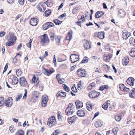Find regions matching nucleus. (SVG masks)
<instances>
[{"label": "nucleus", "mask_w": 135, "mask_h": 135, "mask_svg": "<svg viewBox=\"0 0 135 135\" xmlns=\"http://www.w3.org/2000/svg\"><path fill=\"white\" fill-rule=\"evenodd\" d=\"M54 22L56 25H59L62 23V21L56 19L54 20Z\"/></svg>", "instance_id": "46"}, {"label": "nucleus", "mask_w": 135, "mask_h": 135, "mask_svg": "<svg viewBox=\"0 0 135 135\" xmlns=\"http://www.w3.org/2000/svg\"><path fill=\"white\" fill-rule=\"evenodd\" d=\"M84 47L86 49H89L90 48L91 46L89 42L85 40L84 41Z\"/></svg>", "instance_id": "17"}, {"label": "nucleus", "mask_w": 135, "mask_h": 135, "mask_svg": "<svg viewBox=\"0 0 135 135\" xmlns=\"http://www.w3.org/2000/svg\"><path fill=\"white\" fill-rule=\"evenodd\" d=\"M48 97L46 95H43L42 97V100H43L44 101L47 102L48 101Z\"/></svg>", "instance_id": "35"}, {"label": "nucleus", "mask_w": 135, "mask_h": 135, "mask_svg": "<svg viewBox=\"0 0 135 135\" xmlns=\"http://www.w3.org/2000/svg\"><path fill=\"white\" fill-rule=\"evenodd\" d=\"M75 104L76 105V108L78 109L82 107L83 106V103L79 100L76 101L75 102Z\"/></svg>", "instance_id": "21"}, {"label": "nucleus", "mask_w": 135, "mask_h": 135, "mask_svg": "<svg viewBox=\"0 0 135 135\" xmlns=\"http://www.w3.org/2000/svg\"><path fill=\"white\" fill-rule=\"evenodd\" d=\"M16 74L17 76H20L22 74V73L20 70L17 69L16 70Z\"/></svg>", "instance_id": "39"}, {"label": "nucleus", "mask_w": 135, "mask_h": 135, "mask_svg": "<svg viewBox=\"0 0 135 135\" xmlns=\"http://www.w3.org/2000/svg\"><path fill=\"white\" fill-rule=\"evenodd\" d=\"M77 72L79 77H85L86 75V73L84 70L79 69L77 70Z\"/></svg>", "instance_id": "8"}, {"label": "nucleus", "mask_w": 135, "mask_h": 135, "mask_svg": "<svg viewBox=\"0 0 135 135\" xmlns=\"http://www.w3.org/2000/svg\"><path fill=\"white\" fill-rule=\"evenodd\" d=\"M129 61V58L127 57L124 58L123 60L122 63L123 65H126Z\"/></svg>", "instance_id": "24"}, {"label": "nucleus", "mask_w": 135, "mask_h": 135, "mask_svg": "<svg viewBox=\"0 0 135 135\" xmlns=\"http://www.w3.org/2000/svg\"><path fill=\"white\" fill-rule=\"evenodd\" d=\"M118 130V128L117 127H115L113 129V132L115 135H116Z\"/></svg>", "instance_id": "41"}, {"label": "nucleus", "mask_w": 135, "mask_h": 135, "mask_svg": "<svg viewBox=\"0 0 135 135\" xmlns=\"http://www.w3.org/2000/svg\"><path fill=\"white\" fill-rule=\"evenodd\" d=\"M104 13L102 11H99L96 13L95 17L97 18H98L102 15Z\"/></svg>", "instance_id": "30"}, {"label": "nucleus", "mask_w": 135, "mask_h": 135, "mask_svg": "<svg viewBox=\"0 0 135 135\" xmlns=\"http://www.w3.org/2000/svg\"><path fill=\"white\" fill-rule=\"evenodd\" d=\"M86 107L87 109L89 111H90L92 109V107L91 103L90 102H88L86 103Z\"/></svg>", "instance_id": "32"}, {"label": "nucleus", "mask_w": 135, "mask_h": 135, "mask_svg": "<svg viewBox=\"0 0 135 135\" xmlns=\"http://www.w3.org/2000/svg\"><path fill=\"white\" fill-rule=\"evenodd\" d=\"M37 7L39 11L41 12H43L45 11L44 8L41 3H39L37 5Z\"/></svg>", "instance_id": "27"}, {"label": "nucleus", "mask_w": 135, "mask_h": 135, "mask_svg": "<svg viewBox=\"0 0 135 135\" xmlns=\"http://www.w3.org/2000/svg\"><path fill=\"white\" fill-rule=\"evenodd\" d=\"M85 115V112L82 110H80L78 111V115L79 117H83Z\"/></svg>", "instance_id": "29"}, {"label": "nucleus", "mask_w": 135, "mask_h": 135, "mask_svg": "<svg viewBox=\"0 0 135 135\" xmlns=\"http://www.w3.org/2000/svg\"><path fill=\"white\" fill-rule=\"evenodd\" d=\"M47 23L48 24V26H49V28L51 27H53L54 26V24L52 23L51 22H48Z\"/></svg>", "instance_id": "58"}, {"label": "nucleus", "mask_w": 135, "mask_h": 135, "mask_svg": "<svg viewBox=\"0 0 135 135\" xmlns=\"http://www.w3.org/2000/svg\"><path fill=\"white\" fill-rule=\"evenodd\" d=\"M49 28V26L47 22L46 23L44 24L42 28L44 30H46Z\"/></svg>", "instance_id": "48"}, {"label": "nucleus", "mask_w": 135, "mask_h": 135, "mask_svg": "<svg viewBox=\"0 0 135 135\" xmlns=\"http://www.w3.org/2000/svg\"><path fill=\"white\" fill-rule=\"evenodd\" d=\"M115 119L117 121L119 122L120 120L122 118L119 115H117L115 116Z\"/></svg>", "instance_id": "47"}, {"label": "nucleus", "mask_w": 135, "mask_h": 135, "mask_svg": "<svg viewBox=\"0 0 135 135\" xmlns=\"http://www.w3.org/2000/svg\"><path fill=\"white\" fill-rule=\"evenodd\" d=\"M13 128V127L12 126H11L10 127L9 130L11 132H13L14 131V129Z\"/></svg>", "instance_id": "60"}, {"label": "nucleus", "mask_w": 135, "mask_h": 135, "mask_svg": "<svg viewBox=\"0 0 135 135\" xmlns=\"http://www.w3.org/2000/svg\"><path fill=\"white\" fill-rule=\"evenodd\" d=\"M76 116L74 115L72 117H70L68 118V123L70 124H72V123L74 122L75 120L76 119Z\"/></svg>", "instance_id": "26"}, {"label": "nucleus", "mask_w": 135, "mask_h": 135, "mask_svg": "<svg viewBox=\"0 0 135 135\" xmlns=\"http://www.w3.org/2000/svg\"><path fill=\"white\" fill-rule=\"evenodd\" d=\"M32 41V39L31 38L28 42L26 44L27 46L29 48H31V42Z\"/></svg>", "instance_id": "43"}, {"label": "nucleus", "mask_w": 135, "mask_h": 135, "mask_svg": "<svg viewBox=\"0 0 135 135\" xmlns=\"http://www.w3.org/2000/svg\"><path fill=\"white\" fill-rule=\"evenodd\" d=\"M19 83L21 86L26 87L27 85V83L26 79L23 77L20 78Z\"/></svg>", "instance_id": "5"}, {"label": "nucleus", "mask_w": 135, "mask_h": 135, "mask_svg": "<svg viewBox=\"0 0 135 135\" xmlns=\"http://www.w3.org/2000/svg\"><path fill=\"white\" fill-rule=\"evenodd\" d=\"M50 38L51 41H53L54 38V33H51L50 35Z\"/></svg>", "instance_id": "61"}, {"label": "nucleus", "mask_w": 135, "mask_h": 135, "mask_svg": "<svg viewBox=\"0 0 135 135\" xmlns=\"http://www.w3.org/2000/svg\"><path fill=\"white\" fill-rule=\"evenodd\" d=\"M126 15V12L123 10L121 9L118 12V16L121 18H123Z\"/></svg>", "instance_id": "15"}, {"label": "nucleus", "mask_w": 135, "mask_h": 135, "mask_svg": "<svg viewBox=\"0 0 135 135\" xmlns=\"http://www.w3.org/2000/svg\"><path fill=\"white\" fill-rule=\"evenodd\" d=\"M66 14L65 13H64L63 14L60 15L59 17V19L62 18L66 16Z\"/></svg>", "instance_id": "64"}, {"label": "nucleus", "mask_w": 135, "mask_h": 135, "mask_svg": "<svg viewBox=\"0 0 135 135\" xmlns=\"http://www.w3.org/2000/svg\"><path fill=\"white\" fill-rule=\"evenodd\" d=\"M61 38V37L60 36H57L56 38V40L57 42L59 43L60 42V40Z\"/></svg>", "instance_id": "49"}, {"label": "nucleus", "mask_w": 135, "mask_h": 135, "mask_svg": "<svg viewBox=\"0 0 135 135\" xmlns=\"http://www.w3.org/2000/svg\"><path fill=\"white\" fill-rule=\"evenodd\" d=\"M78 18L79 21L81 22H84L85 20L84 16H78Z\"/></svg>", "instance_id": "34"}, {"label": "nucleus", "mask_w": 135, "mask_h": 135, "mask_svg": "<svg viewBox=\"0 0 135 135\" xmlns=\"http://www.w3.org/2000/svg\"><path fill=\"white\" fill-rule=\"evenodd\" d=\"M18 135H23L24 132L22 130H20L18 131Z\"/></svg>", "instance_id": "56"}, {"label": "nucleus", "mask_w": 135, "mask_h": 135, "mask_svg": "<svg viewBox=\"0 0 135 135\" xmlns=\"http://www.w3.org/2000/svg\"><path fill=\"white\" fill-rule=\"evenodd\" d=\"M129 42L130 44H133L134 42V40L133 37L130 38Z\"/></svg>", "instance_id": "57"}, {"label": "nucleus", "mask_w": 135, "mask_h": 135, "mask_svg": "<svg viewBox=\"0 0 135 135\" xmlns=\"http://www.w3.org/2000/svg\"><path fill=\"white\" fill-rule=\"evenodd\" d=\"M108 87L107 85H103L101 86L99 88V89L102 91L104 90V89H108Z\"/></svg>", "instance_id": "44"}, {"label": "nucleus", "mask_w": 135, "mask_h": 135, "mask_svg": "<svg viewBox=\"0 0 135 135\" xmlns=\"http://www.w3.org/2000/svg\"><path fill=\"white\" fill-rule=\"evenodd\" d=\"M100 94V93L97 92L95 91H93L89 93V95L91 98H94L98 97Z\"/></svg>", "instance_id": "9"}, {"label": "nucleus", "mask_w": 135, "mask_h": 135, "mask_svg": "<svg viewBox=\"0 0 135 135\" xmlns=\"http://www.w3.org/2000/svg\"><path fill=\"white\" fill-rule=\"evenodd\" d=\"M51 11L50 9L46 10L45 12V16L46 17L48 16L51 13Z\"/></svg>", "instance_id": "40"}, {"label": "nucleus", "mask_w": 135, "mask_h": 135, "mask_svg": "<svg viewBox=\"0 0 135 135\" xmlns=\"http://www.w3.org/2000/svg\"><path fill=\"white\" fill-rule=\"evenodd\" d=\"M4 99L3 98L0 97V106L3 105L4 104Z\"/></svg>", "instance_id": "42"}, {"label": "nucleus", "mask_w": 135, "mask_h": 135, "mask_svg": "<svg viewBox=\"0 0 135 135\" xmlns=\"http://www.w3.org/2000/svg\"><path fill=\"white\" fill-rule=\"evenodd\" d=\"M102 125L103 122L99 120L96 122L95 123V126L96 127L101 126Z\"/></svg>", "instance_id": "31"}, {"label": "nucleus", "mask_w": 135, "mask_h": 135, "mask_svg": "<svg viewBox=\"0 0 135 135\" xmlns=\"http://www.w3.org/2000/svg\"><path fill=\"white\" fill-rule=\"evenodd\" d=\"M129 54L131 57H135V48H134L132 49Z\"/></svg>", "instance_id": "33"}, {"label": "nucleus", "mask_w": 135, "mask_h": 135, "mask_svg": "<svg viewBox=\"0 0 135 135\" xmlns=\"http://www.w3.org/2000/svg\"><path fill=\"white\" fill-rule=\"evenodd\" d=\"M130 90V89L129 88H128L126 86H125V88L124 89V90H123V91H124L125 92H128Z\"/></svg>", "instance_id": "63"}, {"label": "nucleus", "mask_w": 135, "mask_h": 135, "mask_svg": "<svg viewBox=\"0 0 135 135\" xmlns=\"http://www.w3.org/2000/svg\"><path fill=\"white\" fill-rule=\"evenodd\" d=\"M119 86L121 90L123 91V90H124V89L125 88V86L123 84H119Z\"/></svg>", "instance_id": "53"}, {"label": "nucleus", "mask_w": 135, "mask_h": 135, "mask_svg": "<svg viewBox=\"0 0 135 135\" xmlns=\"http://www.w3.org/2000/svg\"><path fill=\"white\" fill-rule=\"evenodd\" d=\"M30 23L32 26H36L37 24V19L34 18H31L30 21Z\"/></svg>", "instance_id": "19"}, {"label": "nucleus", "mask_w": 135, "mask_h": 135, "mask_svg": "<svg viewBox=\"0 0 135 135\" xmlns=\"http://www.w3.org/2000/svg\"><path fill=\"white\" fill-rule=\"evenodd\" d=\"M6 39L8 41L5 43L6 45L8 46H11L14 44V42L16 41V37L14 36L13 34L11 33H10L7 36Z\"/></svg>", "instance_id": "1"}, {"label": "nucleus", "mask_w": 135, "mask_h": 135, "mask_svg": "<svg viewBox=\"0 0 135 135\" xmlns=\"http://www.w3.org/2000/svg\"><path fill=\"white\" fill-rule=\"evenodd\" d=\"M78 10L77 8H74L73 9L72 12L74 14H76V13L77 12V10Z\"/></svg>", "instance_id": "62"}, {"label": "nucleus", "mask_w": 135, "mask_h": 135, "mask_svg": "<svg viewBox=\"0 0 135 135\" xmlns=\"http://www.w3.org/2000/svg\"><path fill=\"white\" fill-rule=\"evenodd\" d=\"M112 57V54H110L109 55L105 54L104 55V59L105 61L108 62L109 61Z\"/></svg>", "instance_id": "16"}, {"label": "nucleus", "mask_w": 135, "mask_h": 135, "mask_svg": "<svg viewBox=\"0 0 135 135\" xmlns=\"http://www.w3.org/2000/svg\"><path fill=\"white\" fill-rule=\"evenodd\" d=\"M95 85V83L93 82L90 84L87 87V89L89 90H90Z\"/></svg>", "instance_id": "36"}, {"label": "nucleus", "mask_w": 135, "mask_h": 135, "mask_svg": "<svg viewBox=\"0 0 135 135\" xmlns=\"http://www.w3.org/2000/svg\"><path fill=\"white\" fill-rule=\"evenodd\" d=\"M110 101L108 100L104 104L102 105V108L105 110H107L108 106L110 105Z\"/></svg>", "instance_id": "28"}, {"label": "nucleus", "mask_w": 135, "mask_h": 135, "mask_svg": "<svg viewBox=\"0 0 135 135\" xmlns=\"http://www.w3.org/2000/svg\"><path fill=\"white\" fill-rule=\"evenodd\" d=\"M130 135H135V129H133L130 132Z\"/></svg>", "instance_id": "59"}, {"label": "nucleus", "mask_w": 135, "mask_h": 135, "mask_svg": "<svg viewBox=\"0 0 135 135\" xmlns=\"http://www.w3.org/2000/svg\"><path fill=\"white\" fill-rule=\"evenodd\" d=\"M88 59L87 57L85 56L83 59V60L81 61V63H86L88 62Z\"/></svg>", "instance_id": "37"}, {"label": "nucleus", "mask_w": 135, "mask_h": 135, "mask_svg": "<svg viewBox=\"0 0 135 135\" xmlns=\"http://www.w3.org/2000/svg\"><path fill=\"white\" fill-rule=\"evenodd\" d=\"M73 32L72 30H70L69 32L67 35L66 39L67 40H70L72 38V35Z\"/></svg>", "instance_id": "22"}, {"label": "nucleus", "mask_w": 135, "mask_h": 135, "mask_svg": "<svg viewBox=\"0 0 135 135\" xmlns=\"http://www.w3.org/2000/svg\"><path fill=\"white\" fill-rule=\"evenodd\" d=\"M33 133L30 130L27 131L26 135H33Z\"/></svg>", "instance_id": "55"}, {"label": "nucleus", "mask_w": 135, "mask_h": 135, "mask_svg": "<svg viewBox=\"0 0 135 135\" xmlns=\"http://www.w3.org/2000/svg\"><path fill=\"white\" fill-rule=\"evenodd\" d=\"M40 38L41 40L40 42L43 46H45L49 43V40L46 34H45L41 36L40 37Z\"/></svg>", "instance_id": "2"}, {"label": "nucleus", "mask_w": 135, "mask_h": 135, "mask_svg": "<svg viewBox=\"0 0 135 135\" xmlns=\"http://www.w3.org/2000/svg\"><path fill=\"white\" fill-rule=\"evenodd\" d=\"M43 73L45 75L47 76L50 75L53 71H51L50 70H46L44 69L43 71Z\"/></svg>", "instance_id": "25"}, {"label": "nucleus", "mask_w": 135, "mask_h": 135, "mask_svg": "<svg viewBox=\"0 0 135 135\" xmlns=\"http://www.w3.org/2000/svg\"><path fill=\"white\" fill-rule=\"evenodd\" d=\"M5 104L7 107H11L13 103V100L11 97L6 99L5 101Z\"/></svg>", "instance_id": "6"}, {"label": "nucleus", "mask_w": 135, "mask_h": 135, "mask_svg": "<svg viewBox=\"0 0 135 135\" xmlns=\"http://www.w3.org/2000/svg\"><path fill=\"white\" fill-rule=\"evenodd\" d=\"M60 133V131L59 130L57 129L51 135H57Z\"/></svg>", "instance_id": "54"}, {"label": "nucleus", "mask_w": 135, "mask_h": 135, "mask_svg": "<svg viewBox=\"0 0 135 135\" xmlns=\"http://www.w3.org/2000/svg\"><path fill=\"white\" fill-rule=\"evenodd\" d=\"M47 102L42 100L41 105L43 107H45L47 105Z\"/></svg>", "instance_id": "50"}, {"label": "nucleus", "mask_w": 135, "mask_h": 135, "mask_svg": "<svg viewBox=\"0 0 135 135\" xmlns=\"http://www.w3.org/2000/svg\"><path fill=\"white\" fill-rule=\"evenodd\" d=\"M62 86L63 88L65 89V91L67 92H68L70 91L69 88L66 85L63 84Z\"/></svg>", "instance_id": "45"}, {"label": "nucleus", "mask_w": 135, "mask_h": 135, "mask_svg": "<svg viewBox=\"0 0 135 135\" xmlns=\"http://www.w3.org/2000/svg\"><path fill=\"white\" fill-rule=\"evenodd\" d=\"M56 123L55 117L54 116H51L48 119L47 124L50 126H55Z\"/></svg>", "instance_id": "4"}, {"label": "nucleus", "mask_w": 135, "mask_h": 135, "mask_svg": "<svg viewBox=\"0 0 135 135\" xmlns=\"http://www.w3.org/2000/svg\"><path fill=\"white\" fill-rule=\"evenodd\" d=\"M66 115H72L74 112V105L72 103H69L65 111Z\"/></svg>", "instance_id": "3"}, {"label": "nucleus", "mask_w": 135, "mask_h": 135, "mask_svg": "<svg viewBox=\"0 0 135 135\" xmlns=\"http://www.w3.org/2000/svg\"><path fill=\"white\" fill-rule=\"evenodd\" d=\"M25 93L23 97V99H26V97L27 96V90L26 89H25L24 90Z\"/></svg>", "instance_id": "51"}, {"label": "nucleus", "mask_w": 135, "mask_h": 135, "mask_svg": "<svg viewBox=\"0 0 135 135\" xmlns=\"http://www.w3.org/2000/svg\"><path fill=\"white\" fill-rule=\"evenodd\" d=\"M56 78L58 80V82L60 84H62L64 81V79L61 77L60 75H57Z\"/></svg>", "instance_id": "20"}, {"label": "nucleus", "mask_w": 135, "mask_h": 135, "mask_svg": "<svg viewBox=\"0 0 135 135\" xmlns=\"http://www.w3.org/2000/svg\"><path fill=\"white\" fill-rule=\"evenodd\" d=\"M94 35L98 37L101 39H103L104 38V32H96L95 33Z\"/></svg>", "instance_id": "10"}, {"label": "nucleus", "mask_w": 135, "mask_h": 135, "mask_svg": "<svg viewBox=\"0 0 135 135\" xmlns=\"http://www.w3.org/2000/svg\"><path fill=\"white\" fill-rule=\"evenodd\" d=\"M104 48L108 51H109L110 50V48L109 45H105L104 46Z\"/></svg>", "instance_id": "52"}, {"label": "nucleus", "mask_w": 135, "mask_h": 135, "mask_svg": "<svg viewBox=\"0 0 135 135\" xmlns=\"http://www.w3.org/2000/svg\"><path fill=\"white\" fill-rule=\"evenodd\" d=\"M32 82L35 84V85L36 86H38L39 84V80L37 78H36L35 76L34 75L32 79Z\"/></svg>", "instance_id": "14"}, {"label": "nucleus", "mask_w": 135, "mask_h": 135, "mask_svg": "<svg viewBox=\"0 0 135 135\" xmlns=\"http://www.w3.org/2000/svg\"><path fill=\"white\" fill-rule=\"evenodd\" d=\"M70 57L71 62L72 63L78 61L79 59V56L75 54H71Z\"/></svg>", "instance_id": "7"}, {"label": "nucleus", "mask_w": 135, "mask_h": 135, "mask_svg": "<svg viewBox=\"0 0 135 135\" xmlns=\"http://www.w3.org/2000/svg\"><path fill=\"white\" fill-rule=\"evenodd\" d=\"M66 95V93L65 92L62 91H59L56 94V96L57 97H61L65 98Z\"/></svg>", "instance_id": "18"}, {"label": "nucleus", "mask_w": 135, "mask_h": 135, "mask_svg": "<svg viewBox=\"0 0 135 135\" xmlns=\"http://www.w3.org/2000/svg\"><path fill=\"white\" fill-rule=\"evenodd\" d=\"M130 34L129 32L126 30L123 31L122 33V37L124 39H127L129 36Z\"/></svg>", "instance_id": "12"}, {"label": "nucleus", "mask_w": 135, "mask_h": 135, "mask_svg": "<svg viewBox=\"0 0 135 135\" xmlns=\"http://www.w3.org/2000/svg\"><path fill=\"white\" fill-rule=\"evenodd\" d=\"M130 97L133 98H135V88H133L129 93Z\"/></svg>", "instance_id": "23"}, {"label": "nucleus", "mask_w": 135, "mask_h": 135, "mask_svg": "<svg viewBox=\"0 0 135 135\" xmlns=\"http://www.w3.org/2000/svg\"><path fill=\"white\" fill-rule=\"evenodd\" d=\"M134 79L133 78H129L127 80V83L131 86H132L134 84Z\"/></svg>", "instance_id": "13"}, {"label": "nucleus", "mask_w": 135, "mask_h": 135, "mask_svg": "<svg viewBox=\"0 0 135 135\" xmlns=\"http://www.w3.org/2000/svg\"><path fill=\"white\" fill-rule=\"evenodd\" d=\"M22 96V94L20 93L18 94L16 97L15 100L16 101H18L21 98Z\"/></svg>", "instance_id": "38"}, {"label": "nucleus", "mask_w": 135, "mask_h": 135, "mask_svg": "<svg viewBox=\"0 0 135 135\" xmlns=\"http://www.w3.org/2000/svg\"><path fill=\"white\" fill-rule=\"evenodd\" d=\"M10 78L12 80V83L13 84H16L18 83L17 78L15 76L13 75H11Z\"/></svg>", "instance_id": "11"}]
</instances>
